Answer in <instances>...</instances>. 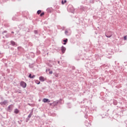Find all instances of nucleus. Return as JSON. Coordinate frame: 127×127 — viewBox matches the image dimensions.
Returning a JSON list of instances; mask_svg holds the SVG:
<instances>
[{
	"label": "nucleus",
	"instance_id": "nucleus-2",
	"mask_svg": "<svg viewBox=\"0 0 127 127\" xmlns=\"http://www.w3.org/2000/svg\"><path fill=\"white\" fill-rule=\"evenodd\" d=\"M113 36V33L111 31L105 33V36L107 37V38H110Z\"/></svg>",
	"mask_w": 127,
	"mask_h": 127
},
{
	"label": "nucleus",
	"instance_id": "nucleus-10",
	"mask_svg": "<svg viewBox=\"0 0 127 127\" xmlns=\"http://www.w3.org/2000/svg\"><path fill=\"white\" fill-rule=\"evenodd\" d=\"M63 44L64 45H66V43L68 42V39H65V40H63Z\"/></svg>",
	"mask_w": 127,
	"mask_h": 127
},
{
	"label": "nucleus",
	"instance_id": "nucleus-31",
	"mask_svg": "<svg viewBox=\"0 0 127 127\" xmlns=\"http://www.w3.org/2000/svg\"><path fill=\"white\" fill-rule=\"evenodd\" d=\"M47 70L48 71H50V68H48Z\"/></svg>",
	"mask_w": 127,
	"mask_h": 127
},
{
	"label": "nucleus",
	"instance_id": "nucleus-11",
	"mask_svg": "<svg viewBox=\"0 0 127 127\" xmlns=\"http://www.w3.org/2000/svg\"><path fill=\"white\" fill-rule=\"evenodd\" d=\"M10 43L12 46H15V45H17L15 42L13 41H11Z\"/></svg>",
	"mask_w": 127,
	"mask_h": 127
},
{
	"label": "nucleus",
	"instance_id": "nucleus-33",
	"mask_svg": "<svg viewBox=\"0 0 127 127\" xmlns=\"http://www.w3.org/2000/svg\"><path fill=\"white\" fill-rule=\"evenodd\" d=\"M29 66L30 68H32V66H30V65H29Z\"/></svg>",
	"mask_w": 127,
	"mask_h": 127
},
{
	"label": "nucleus",
	"instance_id": "nucleus-18",
	"mask_svg": "<svg viewBox=\"0 0 127 127\" xmlns=\"http://www.w3.org/2000/svg\"><path fill=\"white\" fill-rule=\"evenodd\" d=\"M113 104H114V105H118V102H117L116 100H115V101L113 102Z\"/></svg>",
	"mask_w": 127,
	"mask_h": 127
},
{
	"label": "nucleus",
	"instance_id": "nucleus-29",
	"mask_svg": "<svg viewBox=\"0 0 127 127\" xmlns=\"http://www.w3.org/2000/svg\"><path fill=\"white\" fill-rule=\"evenodd\" d=\"M58 63L60 64V61H58Z\"/></svg>",
	"mask_w": 127,
	"mask_h": 127
},
{
	"label": "nucleus",
	"instance_id": "nucleus-13",
	"mask_svg": "<svg viewBox=\"0 0 127 127\" xmlns=\"http://www.w3.org/2000/svg\"><path fill=\"white\" fill-rule=\"evenodd\" d=\"M14 113L16 114H18V113H19V110H18V109H15L14 111Z\"/></svg>",
	"mask_w": 127,
	"mask_h": 127
},
{
	"label": "nucleus",
	"instance_id": "nucleus-30",
	"mask_svg": "<svg viewBox=\"0 0 127 127\" xmlns=\"http://www.w3.org/2000/svg\"><path fill=\"white\" fill-rule=\"evenodd\" d=\"M72 69H73V70H74V69H75V67H72Z\"/></svg>",
	"mask_w": 127,
	"mask_h": 127
},
{
	"label": "nucleus",
	"instance_id": "nucleus-4",
	"mask_svg": "<svg viewBox=\"0 0 127 127\" xmlns=\"http://www.w3.org/2000/svg\"><path fill=\"white\" fill-rule=\"evenodd\" d=\"M8 103V101H7V100H5L3 101L0 102V105H1V106H5V105H6V104H7Z\"/></svg>",
	"mask_w": 127,
	"mask_h": 127
},
{
	"label": "nucleus",
	"instance_id": "nucleus-1",
	"mask_svg": "<svg viewBox=\"0 0 127 127\" xmlns=\"http://www.w3.org/2000/svg\"><path fill=\"white\" fill-rule=\"evenodd\" d=\"M12 110H13V105L11 104L7 107V111L9 112V113H11Z\"/></svg>",
	"mask_w": 127,
	"mask_h": 127
},
{
	"label": "nucleus",
	"instance_id": "nucleus-17",
	"mask_svg": "<svg viewBox=\"0 0 127 127\" xmlns=\"http://www.w3.org/2000/svg\"><path fill=\"white\" fill-rule=\"evenodd\" d=\"M37 14H40L41 13V10H39L37 12Z\"/></svg>",
	"mask_w": 127,
	"mask_h": 127
},
{
	"label": "nucleus",
	"instance_id": "nucleus-5",
	"mask_svg": "<svg viewBox=\"0 0 127 127\" xmlns=\"http://www.w3.org/2000/svg\"><path fill=\"white\" fill-rule=\"evenodd\" d=\"M53 104L54 106H57L58 104H61V99H60V100H57V101H54Z\"/></svg>",
	"mask_w": 127,
	"mask_h": 127
},
{
	"label": "nucleus",
	"instance_id": "nucleus-3",
	"mask_svg": "<svg viewBox=\"0 0 127 127\" xmlns=\"http://www.w3.org/2000/svg\"><path fill=\"white\" fill-rule=\"evenodd\" d=\"M20 85L22 88H26V83H25L24 81H21L20 83Z\"/></svg>",
	"mask_w": 127,
	"mask_h": 127
},
{
	"label": "nucleus",
	"instance_id": "nucleus-20",
	"mask_svg": "<svg viewBox=\"0 0 127 127\" xmlns=\"http://www.w3.org/2000/svg\"><path fill=\"white\" fill-rule=\"evenodd\" d=\"M34 33L35 34H38V31L37 30H34Z\"/></svg>",
	"mask_w": 127,
	"mask_h": 127
},
{
	"label": "nucleus",
	"instance_id": "nucleus-23",
	"mask_svg": "<svg viewBox=\"0 0 127 127\" xmlns=\"http://www.w3.org/2000/svg\"><path fill=\"white\" fill-rule=\"evenodd\" d=\"M6 32H7V31L5 30L3 32H2V34H3V33H6Z\"/></svg>",
	"mask_w": 127,
	"mask_h": 127
},
{
	"label": "nucleus",
	"instance_id": "nucleus-25",
	"mask_svg": "<svg viewBox=\"0 0 127 127\" xmlns=\"http://www.w3.org/2000/svg\"><path fill=\"white\" fill-rule=\"evenodd\" d=\"M35 78V75H33L32 76V79H33V78Z\"/></svg>",
	"mask_w": 127,
	"mask_h": 127
},
{
	"label": "nucleus",
	"instance_id": "nucleus-38",
	"mask_svg": "<svg viewBox=\"0 0 127 127\" xmlns=\"http://www.w3.org/2000/svg\"><path fill=\"white\" fill-rule=\"evenodd\" d=\"M50 105L51 106V103L50 104Z\"/></svg>",
	"mask_w": 127,
	"mask_h": 127
},
{
	"label": "nucleus",
	"instance_id": "nucleus-36",
	"mask_svg": "<svg viewBox=\"0 0 127 127\" xmlns=\"http://www.w3.org/2000/svg\"><path fill=\"white\" fill-rule=\"evenodd\" d=\"M47 71H48V70H47V69L46 70V72H47Z\"/></svg>",
	"mask_w": 127,
	"mask_h": 127
},
{
	"label": "nucleus",
	"instance_id": "nucleus-21",
	"mask_svg": "<svg viewBox=\"0 0 127 127\" xmlns=\"http://www.w3.org/2000/svg\"><path fill=\"white\" fill-rule=\"evenodd\" d=\"M28 77H29V78H30V79H32V75L30 73V74H29Z\"/></svg>",
	"mask_w": 127,
	"mask_h": 127
},
{
	"label": "nucleus",
	"instance_id": "nucleus-34",
	"mask_svg": "<svg viewBox=\"0 0 127 127\" xmlns=\"http://www.w3.org/2000/svg\"><path fill=\"white\" fill-rule=\"evenodd\" d=\"M11 33H14V32L12 31Z\"/></svg>",
	"mask_w": 127,
	"mask_h": 127
},
{
	"label": "nucleus",
	"instance_id": "nucleus-19",
	"mask_svg": "<svg viewBox=\"0 0 127 127\" xmlns=\"http://www.w3.org/2000/svg\"><path fill=\"white\" fill-rule=\"evenodd\" d=\"M44 14H45V13H44V12H43L40 14V16H43Z\"/></svg>",
	"mask_w": 127,
	"mask_h": 127
},
{
	"label": "nucleus",
	"instance_id": "nucleus-26",
	"mask_svg": "<svg viewBox=\"0 0 127 127\" xmlns=\"http://www.w3.org/2000/svg\"><path fill=\"white\" fill-rule=\"evenodd\" d=\"M49 74H53V71H49Z\"/></svg>",
	"mask_w": 127,
	"mask_h": 127
},
{
	"label": "nucleus",
	"instance_id": "nucleus-32",
	"mask_svg": "<svg viewBox=\"0 0 127 127\" xmlns=\"http://www.w3.org/2000/svg\"><path fill=\"white\" fill-rule=\"evenodd\" d=\"M29 66L30 68H32V66H30V65H29Z\"/></svg>",
	"mask_w": 127,
	"mask_h": 127
},
{
	"label": "nucleus",
	"instance_id": "nucleus-28",
	"mask_svg": "<svg viewBox=\"0 0 127 127\" xmlns=\"http://www.w3.org/2000/svg\"><path fill=\"white\" fill-rule=\"evenodd\" d=\"M12 20H15V18L13 17V18H12Z\"/></svg>",
	"mask_w": 127,
	"mask_h": 127
},
{
	"label": "nucleus",
	"instance_id": "nucleus-9",
	"mask_svg": "<svg viewBox=\"0 0 127 127\" xmlns=\"http://www.w3.org/2000/svg\"><path fill=\"white\" fill-rule=\"evenodd\" d=\"M39 80L41 82H44V81H45V79H44V77L43 76H40Z\"/></svg>",
	"mask_w": 127,
	"mask_h": 127
},
{
	"label": "nucleus",
	"instance_id": "nucleus-8",
	"mask_svg": "<svg viewBox=\"0 0 127 127\" xmlns=\"http://www.w3.org/2000/svg\"><path fill=\"white\" fill-rule=\"evenodd\" d=\"M64 33H65V35H67V36H69V35H71V32H70L67 30H65Z\"/></svg>",
	"mask_w": 127,
	"mask_h": 127
},
{
	"label": "nucleus",
	"instance_id": "nucleus-27",
	"mask_svg": "<svg viewBox=\"0 0 127 127\" xmlns=\"http://www.w3.org/2000/svg\"><path fill=\"white\" fill-rule=\"evenodd\" d=\"M5 37H6V38H8V37H9L8 35H5Z\"/></svg>",
	"mask_w": 127,
	"mask_h": 127
},
{
	"label": "nucleus",
	"instance_id": "nucleus-12",
	"mask_svg": "<svg viewBox=\"0 0 127 127\" xmlns=\"http://www.w3.org/2000/svg\"><path fill=\"white\" fill-rule=\"evenodd\" d=\"M32 115H33V112L32 111V112H30V113L28 116V118L30 119V118H31Z\"/></svg>",
	"mask_w": 127,
	"mask_h": 127
},
{
	"label": "nucleus",
	"instance_id": "nucleus-22",
	"mask_svg": "<svg viewBox=\"0 0 127 127\" xmlns=\"http://www.w3.org/2000/svg\"><path fill=\"white\" fill-rule=\"evenodd\" d=\"M30 118H28V117H27V119H26V123H27L28 122V121H29V119H30Z\"/></svg>",
	"mask_w": 127,
	"mask_h": 127
},
{
	"label": "nucleus",
	"instance_id": "nucleus-24",
	"mask_svg": "<svg viewBox=\"0 0 127 127\" xmlns=\"http://www.w3.org/2000/svg\"><path fill=\"white\" fill-rule=\"evenodd\" d=\"M124 40H127V36H124Z\"/></svg>",
	"mask_w": 127,
	"mask_h": 127
},
{
	"label": "nucleus",
	"instance_id": "nucleus-15",
	"mask_svg": "<svg viewBox=\"0 0 127 127\" xmlns=\"http://www.w3.org/2000/svg\"><path fill=\"white\" fill-rule=\"evenodd\" d=\"M35 83L36 84H37V85H39V84H40V82L39 80H36L35 81Z\"/></svg>",
	"mask_w": 127,
	"mask_h": 127
},
{
	"label": "nucleus",
	"instance_id": "nucleus-6",
	"mask_svg": "<svg viewBox=\"0 0 127 127\" xmlns=\"http://www.w3.org/2000/svg\"><path fill=\"white\" fill-rule=\"evenodd\" d=\"M61 51L63 54H64V53H65V52L66 51V48L64 46H62L61 47Z\"/></svg>",
	"mask_w": 127,
	"mask_h": 127
},
{
	"label": "nucleus",
	"instance_id": "nucleus-16",
	"mask_svg": "<svg viewBox=\"0 0 127 127\" xmlns=\"http://www.w3.org/2000/svg\"><path fill=\"white\" fill-rule=\"evenodd\" d=\"M80 9L81 10H85V8L83 6H80Z\"/></svg>",
	"mask_w": 127,
	"mask_h": 127
},
{
	"label": "nucleus",
	"instance_id": "nucleus-37",
	"mask_svg": "<svg viewBox=\"0 0 127 127\" xmlns=\"http://www.w3.org/2000/svg\"><path fill=\"white\" fill-rule=\"evenodd\" d=\"M28 105H30V104H28Z\"/></svg>",
	"mask_w": 127,
	"mask_h": 127
},
{
	"label": "nucleus",
	"instance_id": "nucleus-35",
	"mask_svg": "<svg viewBox=\"0 0 127 127\" xmlns=\"http://www.w3.org/2000/svg\"><path fill=\"white\" fill-rule=\"evenodd\" d=\"M49 66H50V67H51V64H49Z\"/></svg>",
	"mask_w": 127,
	"mask_h": 127
},
{
	"label": "nucleus",
	"instance_id": "nucleus-7",
	"mask_svg": "<svg viewBox=\"0 0 127 127\" xmlns=\"http://www.w3.org/2000/svg\"><path fill=\"white\" fill-rule=\"evenodd\" d=\"M43 102H44V103H50V100L47 98H44L43 99Z\"/></svg>",
	"mask_w": 127,
	"mask_h": 127
},
{
	"label": "nucleus",
	"instance_id": "nucleus-14",
	"mask_svg": "<svg viewBox=\"0 0 127 127\" xmlns=\"http://www.w3.org/2000/svg\"><path fill=\"white\" fill-rule=\"evenodd\" d=\"M67 2V0H62V4H64L65 3Z\"/></svg>",
	"mask_w": 127,
	"mask_h": 127
}]
</instances>
